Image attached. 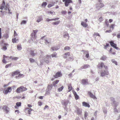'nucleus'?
Masks as SVG:
<instances>
[{
  "mask_svg": "<svg viewBox=\"0 0 120 120\" xmlns=\"http://www.w3.org/2000/svg\"><path fill=\"white\" fill-rule=\"evenodd\" d=\"M100 74L101 76L104 77L106 75H108L109 74V72L107 70V69H102L101 70Z\"/></svg>",
  "mask_w": 120,
  "mask_h": 120,
  "instance_id": "f257e3e1",
  "label": "nucleus"
},
{
  "mask_svg": "<svg viewBox=\"0 0 120 120\" xmlns=\"http://www.w3.org/2000/svg\"><path fill=\"white\" fill-rule=\"evenodd\" d=\"M98 67L100 69H104V68L105 69H108L107 67L104 64L101 62V63L99 64L98 66Z\"/></svg>",
  "mask_w": 120,
  "mask_h": 120,
  "instance_id": "f03ea898",
  "label": "nucleus"
},
{
  "mask_svg": "<svg viewBox=\"0 0 120 120\" xmlns=\"http://www.w3.org/2000/svg\"><path fill=\"white\" fill-rule=\"evenodd\" d=\"M53 86L52 84H51L50 85H48L47 89L46 90V92L45 94L49 95L50 94L49 91L51 90Z\"/></svg>",
  "mask_w": 120,
  "mask_h": 120,
  "instance_id": "7ed1b4c3",
  "label": "nucleus"
},
{
  "mask_svg": "<svg viewBox=\"0 0 120 120\" xmlns=\"http://www.w3.org/2000/svg\"><path fill=\"white\" fill-rule=\"evenodd\" d=\"M110 45L111 46L117 50L120 49L118 47L116 46L117 45L114 43V42L112 41H110L109 42Z\"/></svg>",
  "mask_w": 120,
  "mask_h": 120,
  "instance_id": "20e7f679",
  "label": "nucleus"
},
{
  "mask_svg": "<svg viewBox=\"0 0 120 120\" xmlns=\"http://www.w3.org/2000/svg\"><path fill=\"white\" fill-rule=\"evenodd\" d=\"M103 4L101 2L98 3L96 5V8L98 10H99L100 8L103 7L104 6Z\"/></svg>",
  "mask_w": 120,
  "mask_h": 120,
  "instance_id": "39448f33",
  "label": "nucleus"
},
{
  "mask_svg": "<svg viewBox=\"0 0 120 120\" xmlns=\"http://www.w3.org/2000/svg\"><path fill=\"white\" fill-rule=\"evenodd\" d=\"M63 1L65 2V5L66 7L68 6L70 3H72V1L71 0H63Z\"/></svg>",
  "mask_w": 120,
  "mask_h": 120,
  "instance_id": "423d86ee",
  "label": "nucleus"
},
{
  "mask_svg": "<svg viewBox=\"0 0 120 120\" xmlns=\"http://www.w3.org/2000/svg\"><path fill=\"white\" fill-rule=\"evenodd\" d=\"M110 100L113 102V105L115 107H116L118 104L116 102V101L115 100V99L113 97H111L110 98Z\"/></svg>",
  "mask_w": 120,
  "mask_h": 120,
  "instance_id": "0eeeda50",
  "label": "nucleus"
},
{
  "mask_svg": "<svg viewBox=\"0 0 120 120\" xmlns=\"http://www.w3.org/2000/svg\"><path fill=\"white\" fill-rule=\"evenodd\" d=\"M75 112L78 115H81L82 113V109L78 108H77L75 111Z\"/></svg>",
  "mask_w": 120,
  "mask_h": 120,
  "instance_id": "6e6552de",
  "label": "nucleus"
},
{
  "mask_svg": "<svg viewBox=\"0 0 120 120\" xmlns=\"http://www.w3.org/2000/svg\"><path fill=\"white\" fill-rule=\"evenodd\" d=\"M11 87H8L7 90L3 91V93L5 94H7L8 92H10L11 91Z\"/></svg>",
  "mask_w": 120,
  "mask_h": 120,
  "instance_id": "1a4fd4ad",
  "label": "nucleus"
},
{
  "mask_svg": "<svg viewBox=\"0 0 120 120\" xmlns=\"http://www.w3.org/2000/svg\"><path fill=\"white\" fill-rule=\"evenodd\" d=\"M26 110H27L28 116H30V115L31 114V112L33 110L31 108H26Z\"/></svg>",
  "mask_w": 120,
  "mask_h": 120,
  "instance_id": "9d476101",
  "label": "nucleus"
},
{
  "mask_svg": "<svg viewBox=\"0 0 120 120\" xmlns=\"http://www.w3.org/2000/svg\"><path fill=\"white\" fill-rule=\"evenodd\" d=\"M60 48L59 46L57 45L54 46L51 48V49L52 50V51H56L58 50Z\"/></svg>",
  "mask_w": 120,
  "mask_h": 120,
  "instance_id": "9b49d317",
  "label": "nucleus"
},
{
  "mask_svg": "<svg viewBox=\"0 0 120 120\" xmlns=\"http://www.w3.org/2000/svg\"><path fill=\"white\" fill-rule=\"evenodd\" d=\"M88 94L89 95L90 97L93 98L94 99H97L95 95H93V94L90 91L88 92Z\"/></svg>",
  "mask_w": 120,
  "mask_h": 120,
  "instance_id": "f8f14e48",
  "label": "nucleus"
},
{
  "mask_svg": "<svg viewBox=\"0 0 120 120\" xmlns=\"http://www.w3.org/2000/svg\"><path fill=\"white\" fill-rule=\"evenodd\" d=\"M2 109L6 111V113H7L8 112L9 110V108L6 105L3 106L2 108Z\"/></svg>",
  "mask_w": 120,
  "mask_h": 120,
  "instance_id": "ddd939ff",
  "label": "nucleus"
},
{
  "mask_svg": "<svg viewBox=\"0 0 120 120\" xmlns=\"http://www.w3.org/2000/svg\"><path fill=\"white\" fill-rule=\"evenodd\" d=\"M82 84L83 85H87L88 83L87 80L86 79H83L81 81Z\"/></svg>",
  "mask_w": 120,
  "mask_h": 120,
  "instance_id": "4468645a",
  "label": "nucleus"
},
{
  "mask_svg": "<svg viewBox=\"0 0 120 120\" xmlns=\"http://www.w3.org/2000/svg\"><path fill=\"white\" fill-rule=\"evenodd\" d=\"M69 102L68 101H64L63 100L61 101V103H62V104L65 106V108L67 106V105Z\"/></svg>",
  "mask_w": 120,
  "mask_h": 120,
  "instance_id": "2eb2a0df",
  "label": "nucleus"
},
{
  "mask_svg": "<svg viewBox=\"0 0 120 120\" xmlns=\"http://www.w3.org/2000/svg\"><path fill=\"white\" fill-rule=\"evenodd\" d=\"M59 19V18H57L55 19H50L49 18H48L46 20V21H47V22H48L53 20L55 21L58 20Z\"/></svg>",
  "mask_w": 120,
  "mask_h": 120,
  "instance_id": "dca6fc26",
  "label": "nucleus"
},
{
  "mask_svg": "<svg viewBox=\"0 0 120 120\" xmlns=\"http://www.w3.org/2000/svg\"><path fill=\"white\" fill-rule=\"evenodd\" d=\"M61 75V72H58L56 73L55 75L54 76V77L55 78H56L58 77H60Z\"/></svg>",
  "mask_w": 120,
  "mask_h": 120,
  "instance_id": "f3484780",
  "label": "nucleus"
},
{
  "mask_svg": "<svg viewBox=\"0 0 120 120\" xmlns=\"http://www.w3.org/2000/svg\"><path fill=\"white\" fill-rule=\"evenodd\" d=\"M36 22H39L43 20V18L41 16L38 17L37 18Z\"/></svg>",
  "mask_w": 120,
  "mask_h": 120,
  "instance_id": "a211bd4d",
  "label": "nucleus"
},
{
  "mask_svg": "<svg viewBox=\"0 0 120 120\" xmlns=\"http://www.w3.org/2000/svg\"><path fill=\"white\" fill-rule=\"evenodd\" d=\"M16 92L17 93H20L21 92H22V89L21 86H20V87H18L16 89Z\"/></svg>",
  "mask_w": 120,
  "mask_h": 120,
  "instance_id": "6ab92c4d",
  "label": "nucleus"
},
{
  "mask_svg": "<svg viewBox=\"0 0 120 120\" xmlns=\"http://www.w3.org/2000/svg\"><path fill=\"white\" fill-rule=\"evenodd\" d=\"M82 104L84 106L87 107L88 108L90 107V106L89 104L85 102H83Z\"/></svg>",
  "mask_w": 120,
  "mask_h": 120,
  "instance_id": "aec40b11",
  "label": "nucleus"
},
{
  "mask_svg": "<svg viewBox=\"0 0 120 120\" xmlns=\"http://www.w3.org/2000/svg\"><path fill=\"white\" fill-rule=\"evenodd\" d=\"M81 24L85 28L86 27L88 26L87 24L86 23V22H84L83 21L81 22Z\"/></svg>",
  "mask_w": 120,
  "mask_h": 120,
  "instance_id": "412c9836",
  "label": "nucleus"
},
{
  "mask_svg": "<svg viewBox=\"0 0 120 120\" xmlns=\"http://www.w3.org/2000/svg\"><path fill=\"white\" fill-rule=\"evenodd\" d=\"M18 71V70L12 73V76H14L20 73V72L19 71Z\"/></svg>",
  "mask_w": 120,
  "mask_h": 120,
  "instance_id": "4be33fe9",
  "label": "nucleus"
},
{
  "mask_svg": "<svg viewBox=\"0 0 120 120\" xmlns=\"http://www.w3.org/2000/svg\"><path fill=\"white\" fill-rule=\"evenodd\" d=\"M4 45L2 49L3 50H6L7 49L6 46L8 45V44L7 43H4Z\"/></svg>",
  "mask_w": 120,
  "mask_h": 120,
  "instance_id": "5701e85b",
  "label": "nucleus"
},
{
  "mask_svg": "<svg viewBox=\"0 0 120 120\" xmlns=\"http://www.w3.org/2000/svg\"><path fill=\"white\" fill-rule=\"evenodd\" d=\"M70 56V53L68 52L65 53L64 54V58H66L67 57H68Z\"/></svg>",
  "mask_w": 120,
  "mask_h": 120,
  "instance_id": "b1692460",
  "label": "nucleus"
},
{
  "mask_svg": "<svg viewBox=\"0 0 120 120\" xmlns=\"http://www.w3.org/2000/svg\"><path fill=\"white\" fill-rule=\"evenodd\" d=\"M89 67V65H88L87 64H85L83 66L81 67L80 68V69H82L83 68H86Z\"/></svg>",
  "mask_w": 120,
  "mask_h": 120,
  "instance_id": "393cba45",
  "label": "nucleus"
},
{
  "mask_svg": "<svg viewBox=\"0 0 120 120\" xmlns=\"http://www.w3.org/2000/svg\"><path fill=\"white\" fill-rule=\"evenodd\" d=\"M30 53L31 55L33 56H34L35 55L37 54V53H34V51L32 50L30 51Z\"/></svg>",
  "mask_w": 120,
  "mask_h": 120,
  "instance_id": "a878e982",
  "label": "nucleus"
},
{
  "mask_svg": "<svg viewBox=\"0 0 120 120\" xmlns=\"http://www.w3.org/2000/svg\"><path fill=\"white\" fill-rule=\"evenodd\" d=\"M16 106H15V108H16L17 107H19L21 106V103L20 102H17L16 103Z\"/></svg>",
  "mask_w": 120,
  "mask_h": 120,
  "instance_id": "bb28decb",
  "label": "nucleus"
},
{
  "mask_svg": "<svg viewBox=\"0 0 120 120\" xmlns=\"http://www.w3.org/2000/svg\"><path fill=\"white\" fill-rule=\"evenodd\" d=\"M107 58L106 56H102V57L100 59V60L104 61H105L106 60Z\"/></svg>",
  "mask_w": 120,
  "mask_h": 120,
  "instance_id": "cd10ccee",
  "label": "nucleus"
},
{
  "mask_svg": "<svg viewBox=\"0 0 120 120\" xmlns=\"http://www.w3.org/2000/svg\"><path fill=\"white\" fill-rule=\"evenodd\" d=\"M69 34H68V33H67V32H65L64 34L63 35L64 37L65 38H67V37H68V38L69 37Z\"/></svg>",
  "mask_w": 120,
  "mask_h": 120,
  "instance_id": "c85d7f7f",
  "label": "nucleus"
},
{
  "mask_svg": "<svg viewBox=\"0 0 120 120\" xmlns=\"http://www.w3.org/2000/svg\"><path fill=\"white\" fill-rule=\"evenodd\" d=\"M64 88L63 86H62L61 87L57 89L58 91L60 92Z\"/></svg>",
  "mask_w": 120,
  "mask_h": 120,
  "instance_id": "c756f323",
  "label": "nucleus"
},
{
  "mask_svg": "<svg viewBox=\"0 0 120 120\" xmlns=\"http://www.w3.org/2000/svg\"><path fill=\"white\" fill-rule=\"evenodd\" d=\"M57 53L56 52H54L53 53L52 55L51 56L52 57H56V55Z\"/></svg>",
  "mask_w": 120,
  "mask_h": 120,
  "instance_id": "7c9ffc66",
  "label": "nucleus"
},
{
  "mask_svg": "<svg viewBox=\"0 0 120 120\" xmlns=\"http://www.w3.org/2000/svg\"><path fill=\"white\" fill-rule=\"evenodd\" d=\"M116 107H115V108H114V111L116 113L120 112V110L117 109L116 108Z\"/></svg>",
  "mask_w": 120,
  "mask_h": 120,
  "instance_id": "2f4dec72",
  "label": "nucleus"
},
{
  "mask_svg": "<svg viewBox=\"0 0 120 120\" xmlns=\"http://www.w3.org/2000/svg\"><path fill=\"white\" fill-rule=\"evenodd\" d=\"M4 36L6 39H8L9 37V35L7 33H6L5 34H4Z\"/></svg>",
  "mask_w": 120,
  "mask_h": 120,
  "instance_id": "473e14b6",
  "label": "nucleus"
},
{
  "mask_svg": "<svg viewBox=\"0 0 120 120\" xmlns=\"http://www.w3.org/2000/svg\"><path fill=\"white\" fill-rule=\"evenodd\" d=\"M59 23L60 22L59 21H58L55 22H52V24L53 25H58Z\"/></svg>",
  "mask_w": 120,
  "mask_h": 120,
  "instance_id": "72a5a7b5",
  "label": "nucleus"
},
{
  "mask_svg": "<svg viewBox=\"0 0 120 120\" xmlns=\"http://www.w3.org/2000/svg\"><path fill=\"white\" fill-rule=\"evenodd\" d=\"M21 86L22 89V92L26 91L27 90V89L26 88L24 87L23 86Z\"/></svg>",
  "mask_w": 120,
  "mask_h": 120,
  "instance_id": "f704fd0d",
  "label": "nucleus"
},
{
  "mask_svg": "<svg viewBox=\"0 0 120 120\" xmlns=\"http://www.w3.org/2000/svg\"><path fill=\"white\" fill-rule=\"evenodd\" d=\"M6 57V56L4 55H3V59L2 60V62L4 63H6L7 62L5 60V57Z\"/></svg>",
  "mask_w": 120,
  "mask_h": 120,
  "instance_id": "c9c22d12",
  "label": "nucleus"
},
{
  "mask_svg": "<svg viewBox=\"0 0 120 120\" xmlns=\"http://www.w3.org/2000/svg\"><path fill=\"white\" fill-rule=\"evenodd\" d=\"M70 49V47L69 46H67L65 47L64 50H69Z\"/></svg>",
  "mask_w": 120,
  "mask_h": 120,
  "instance_id": "e433bc0d",
  "label": "nucleus"
},
{
  "mask_svg": "<svg viewBox=\"0 0 120 120\" xmlns=\"http://www.w3.org/2000/svg\"><path fill=\"white\" fill-rule=\"evenodd\" d=\"M17 49L19 50H20L22 49V47L21 45H18L17 46Z\"/></svg>",
  "mask_w": 120,
  "mask_h": 120,
  "instance_id": "4c0bfd02",
  "label": "nucleus"
},
{
  "mask_svg": "<svg viewBox=\"0 0 120 120\" xmlns=\"http://www.w3.org/2000/svg\"><path fill=\"white\" fill-rule=\"evenodd\" d=\"M112 62L113 63L115 64L116 65H117V62L115 60L113 59L111 60Z\"/></svg>",
  "mask_w": 120,
  "mask_h": 120,
  "instance_id": "58836bf2",
  "label": "nucleus"
},
{
  "mask_svg": "<svg viewBox=\"0 0 120 120\" xmlns=\"http://www.w3.org/2000/svg\"><path fill=\"white\" fill-rule=\"evenodd\" d=\"M47 4V3L46 2H43L42 5L41 6L42 7H45Z\"/></svg>",
  "mask_w": 120,
  "mask_h": 120,
  "instance_id": "ea45409f",
  "label": "nucleus"
},
{
  "mask_svg": "<svg viewBox=\"0 0 120 120\" xmlns=\"http://www.w3.org/2000/svg\"><path fill=\"white\" fill-rule=\"evenodd\" d=\"M81 52H84V54H87L89 53L88 51H85L83 50H81Z\"/></svg>",
  "mask_w": 120,
  "mask_h": 120,
  "instance_id": "a19ab883",
  "label": "nucleus"
},
{
  "mask_svg": "<svg viewBox=\"0 0 120 120\" xmlns=\"http://www.w3.org/2000/svg\"><path fill=\"white\" fill-rule=\"evenodd\" d=\"M26 23V21L25 20H22L21 23V24L22 25L23 24H25Z\"/></svg>",
  "mask_w": 120,
  "mask_h": 120,
  "instance_id": "79ce46f5",
  "label": "nucleus"
},
{
  "mask_svg": "<svg viewBox=\"0 0 120 120\" xmlns=\"http://www.w3.org/2000/svg\"><path fill=\"white\" fill-rule=\"evenodd\" d=\"M16 38H13L12 39V41L13 43L16 42Z\"/></svg>",
  "mask_w": 120,
  "mask_h": 120,
  "instance_id": "37998d69",
  "label": "nucleus"
},
{
  "mask_svg": "<svg viewBox=\"0 0 120 120\" xmlns=\"http://www.w3.org/2000/svg\"><path fill=\"white\" fill-rule=\"evenodd\" d=\"M29 60L30 62L33 63L35 61V60L33 59L30 58L29 59Z\"/></svg>",
  "mask_w": 120,
  "mask_h": 120,
  "instance_id": "c03bdc74",
  "label": "nucleus"
},
{
  "mask_svg": "<svg viewBox=\"0 0 120 120\" xmlns=\"http://www.w3.org/2000/svg\"><path fill=\"white\" fill-rule=\"evenodd\" d=\"M88 115V113L86 112H85L84 114V117L85 119H86V117Z\"/></svg>",
  "mask_w": 120,
  "mask_h": 120,
  "instance_id": "a18cd8bd",
  "label": "nucleus"
},
{
  "mask_svg": "<svg viewBox=\"0 0 120 120\" xmlns=\"http://www.w3.org/2000/svg\"><path fill=\"white\" fill-rule=\"evenodd\" d=\"M115 26V24H112L110 26V28H112V29H113Z\"/></svg>",
  "mask_w": 120,
  "mask_h": 120,
  "instance_id": "49530a36",
  "label": "nucleus"
},
{
  "mask_svg": "<svg viewBox=\"0 0 120 120\" xmlns=\"http://www.w3.org/2000/svg\"><path fill=\"white\" fill-rule=\"evenodd\" d=\"M31 35V36H32L33 37H34L35 38L36 36V35L34 33H32Z\"/></svg>",
  "mask_w": 120,
  "mask_h": 120,
  "instance_id": "de8ad7c7",
  "label": "nucleus"
},
{
  "mask_svg": "<svg viewBox=\"0 0 120 120\" xmlns=\"http://www.w3.org/2000/svg\"><path fill=\"white\" fill-rule=\"evenodd\" d=\"M11 64H8L6 65L5 66V68H8L11 65Z\"/></svg>",
  "mask_w": 120,
  "mask_h": 120,
  "instance_id": "09e8293b",
  "label": "nucleus"
},
{
  "mask_svg": "<svg viewBox=\"0 0 120 120\" xmlns=\"http://www.w3.org/2000/svg\"><path fill=\"white\" fill-rule=\"evenodd\" d=\"M18 76H16L15 77V78L16 79H17V78L19 77H21L23 75L21 74H19Z\"/></svg>",
  "mask_w": 120,
  "mask_h": 120,
  "instance_id": "8fccbe9b",
  "label": "nucleus"
},
{
  "mask_svg": "<svg viewBox=\"0 0 120 120\" xmlns=\"http://www.w3.org/2000/svg\"><path fill=\"white\" fill-rule=\"evenodd\" d=\"M14 35L15 37H17V34L16 31L15 30L14 31Z\"/></svg>",
  "mask_w": 120,
  "mask_h": 120,
  "instance_id": "3c124183",
  "label": "nucleus"
},
{
  "mask_svg": "<svg viewBox=\"0 0 120 120\" xmlns=\"http://www.w3.org/2000/svg\"><path fill=\"white\" fill-rule=\"evenodd\" d=\"M109 45L108 43H106V45H105L104 46V49H106L107 48V47H108Z\"/></svg>",
  "mask_w": 120,
  "mask_h": 120,
  "instance_id": "603ef678",
  "label": "nucleus"
},
{
  "mask_svg": "<svg viewBox=\"0 0 120 120\" xmlns=\"http://www.w3.org/2000/svg\"><path fill=\"white\" fill-rule=\"evenodd\" d=\"M4 9L5 10H7L8 8V7L6 5H5V6H4Z\"/></svg>",
  "mask_w": 120,
  "mask_h": 120,
  "instance_id": "864d4df0",
  "label": "nucleus"
},
{
  "mask_svg": "<svg viewBox=\"0 0 120 120\" xmlns=\"http://www.w3.org/2000/svg\"><path fill=\"white\" fill-rule=\"evenodd\" d=\"M74 96H75V99L77 100L79 98V96L77 94Z\"/></svg>",
  "mask_w": 120,
  "mask_h": 120,
  "instance_id": "5fc2aeb1",
  "label": "nucleus"
},
{
  "mask_svg": "<svg viewBox=\"0 0 120 120\" xmlns=\"http://www.w3.org/2000/svg\"><path fill=\"white\" fill-rule=\"evenodd\" d=\"M94 35H96V36H100L99 34L98 33H95L94 34Z\"/></svg>",
  "mask_w": 120,
  "mask_h": 120,
  "instance_id": "6e6d98bb",
  "label": "nucleus"
},
{
  "mask_svg": "<svg viewBox=\"0 0 120 120\" xmlns=\"http://www.w3.org/2000/svg\"><path fill=\"white\" fill-rule=\"evenodd\" d=\"M48 13H49L51 14H54L55 13V12L54 11H49Z\"/></svg>",
  "mask_w": 120,
  "mask_h": 120,
  "instance_id": "4d7b16f0",
  "label": "nucleus"
},
{
  "mask_svg": "<svg viewBox=\"0 0 120 120\" xmlns=\"http://www.w3.org/2000/svg\"><path fill=\"white\" fill-rule=\"evenodd\" d=\"M45 43L46 44H47L49 43V42H48V41L46 39H45Z\"/></svg>",
  "mask_w": 120,
  "mask_h": 120,
  "instance_id": "13d9d810",
  "label": "nucleus"
},
{
  "mask_svg": "<svg viewBox=\"0 0 120 120\" xmlns=\"http://www.w3.org/2000/svg\"><path fill=\"white\" fill-rule=\"evenodd\" d=\"M45 61L46 63L48 64L49 63V61L48 60H46V59H45L44 60Z\"/></svg>",
  "mask_w": 120,
  "mask_h": 120,
  "instance_id": "bf43d9fd",
  "label": "nucleus"
},
{
  "mask_svg": "<svg viewBox=\"0 0 120 120\" xmlns=\"http://www.w3.org/2000/svg\"><path fill=\"white\" fill-rule=\"evenodd\" d=\"M38 104L39 106H41L42 105V103L41 102H38Z\"/></svg>",
  "mask_w": 120,
  "mask_h": 120,
  "instance_id": "052dcab7",
  "label": "nucleus"
},
{
  "mask_svg": "<svg viewBox=\"0 0 120 120\" xmlns=\"http://www.w3.org/2000/svg\"><path fill=\"white\" fill-rule=\"evenodd\" d=\"M85 56L87 58H88L89 57V53H87V54H86V55Z\"/></svg>",
  "mask_w": 120,
  "mask_h": 120,
  "instance_id": "680f3d73",
  "label": "nucleus"
},
{
  "mask_svg": "<svg viewBox=\"0 0 120 120\" xmlns=\"http://www.w3.org/2000/svg\"><path fill=\"white\" fill-rule=\"evenodd\" d=\"M61 12H62V13L63 14H64V15L66 13V11H62Z\"/></svg>",
  "mask_w": 120,
  "mask_h": 120,
  "instance_id": "e2e57ef3",
  "label": "nucleus"
},
{
  "mask_svg": "<svg viewBox=\"0 0 120 120\" xmlns=\"http://www.w3.org/2000/svg\"><path fill=\"white\" fill-rule=\"evenodd\" d=\"M5 1L4 0H3V3L2 4V5H3V6H4L5 5Z\"/></svg>",
  "mask_w": 120,
  "mask_h": 120,
  "instance_id": "0e129e2a",
  "label": "nucleus"
},
{
  "mask_svg": "<svg viewBox=\"0 0 120 120\" xmlns=\"http://www.w3.org/2000/svg\"><path fill=\"white\" fill-rule=\"evenodd\" d=\"M6 12L5 11H4V12H3L2 13H1V15H0V16L1 17V16H3L4 15V13H5V12Z\"/></svg>",
  "mask_w": 120,
  "mask_h": 120,
  "instance_id": "69168bd1",
  "label": "nucleus"
},
{
  "mask_svg": "<svg viewBox=\"0 0 120 120\" xmlns=\"http://www.w3.org/2000/svg\"><path fill=\"white\" fill-rule=\"evenodd\" d=\"M53 6V5L51 4H49L48 5V7L49 8H50V7L52 6Z\"/></svg>",
  "mask_w": 120,
  "mask_h": 120,
  "instance_id": "338daca9",
  "label": "nucleus"
},
{
  "mask_svg": "<svg viewBox=\"0 0 120 120\" xmlns=\"http://www.w3.org/2000/svg\"><path fill=\"white\" fill-rule=\"evenodd\" d=\"M4 8V6H3V5H1L0 7V9L2 10H3Z\"/></svg>",
  "mask_w": 120,
  "mask_h": 120,
  "instance_id": "774afa93",
  "label": "nucleus"
}]
</instances>
